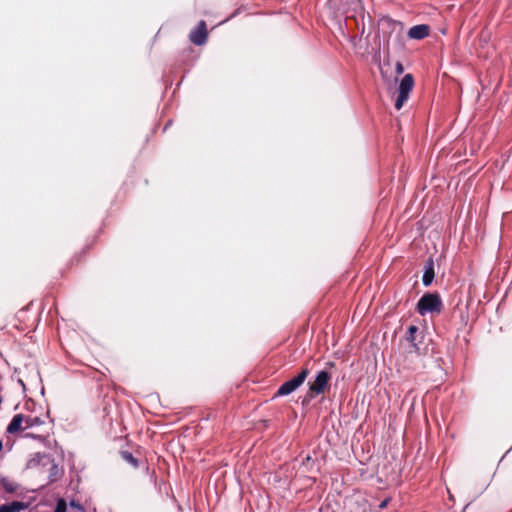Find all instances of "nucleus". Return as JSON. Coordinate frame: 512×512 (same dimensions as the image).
I'll return each instance as SVG.
<instances>
[{"mask_svg":"<svg viewBox=\"0 0 512 512\" xmlns=\"http://www.w3.org/2000/svg\"><path fill=\"white\" fill-rule=\"evenodd\" d=\"M207 37L208 31L204 20L199 21L197 26L191 31L189 35L190 41L197 46L204 44L207 40Z\"/></svg>","mask_w":512,"mask_h":512,"instance_id":"nucleus-4","label":"nucleus"},{"mask_svg":"<svg viewBox=\"0 0 512 512\" xmlns=\"http://www.w3.org/2000/svg\"><path fill=\"white\" fill-rule=\"evenodd\" d=\"M395 69H396V73L397 74L403 73L404 68H403L402 63L401 62H397Z\"/></svg>","mask_w":512,"mask_h":512,"instance_id":"nucleus-19","label":"nucleus"},{"mask_svg":"<svg viewBox=\"0 0 512 512\" xmlns=\"http://www.w3.org/2000/svg\"><path fill=\"white\" fill-rule=\"evenodd\" d=\"M37 457L47 458L50 462V468H49V473H48V484L55 483L63 477V475H64L63 468L61 466H59V464L56 463L52 457L47 456L45 454H40V453L37 454Z\"/></svg>","mask_w":512,"mask_h":512,"instance_id":"nucleus-5","label":"nucleus"},{"mask_svg":"<svg viewBox=\"0 0 512 512\" xmlns=\"http://www.w3.org/2000/svg\"><path fill=\"white\" fill-rule=\"evenodd\" d=\"M44 424V420H42L38 416H25L24 415V429L27 430L29 428H33L36 426H41Z\"/></svg>","mask_w":512,"mask_h":512,"instance_id":"nucleus-11","label":"nucleus"},{"mask_svg":"<svg viewBox=\"0 0 512 512\" xmlns=\"http://www.w3.org/2000/svg\"><path fill=\"white\" fill-rule=\"evenodd\" d=\"M443 310V302L438 293H425L416 305V311L424 316L428 313L440 314Z\"/></svg>","mask_w":512,"mask_h":512,"instance_id":"nucleus-1","label":"nucleus"},{"mask_svg":"<svg viewBox=\"0 0 512 512\" xmlns=\"http://www.w3.org/2000/svg\"><path fill=\"white\" fill-rule=\"evenodd\" d=\"M70 505L72 507H76L78 510H83V507L80 504L76 503L74 500L70 502Z\"/></svg>","mask_w":512,"mask_h":512,"instance_id":"nucleus-20","label":"nucleus"},{"mask_svg":"<svg viewBox=\"0 0 512 512\" xmlns=\"http://www.w3.org/2000/svg\"><path fill=\"white\" fill-rule=\"evenodd\" d=\"M54 512H66V502L64 499L58 501Z\"/></svg>","mask_w":512,"mask_h":512,"instance_id":"nucleus-18","label":"nucleus"},{"mask_svg":"<svg viewBox=\"0 0 512 512\" xmlns=\"http://www.w3.org/2000/svg\"><path fill=\"white\" fill-rule=\"evenodd\" d=\"M167 127H170V122H169V123H167V124L164 126V130H166V129H167Z\"/></svg>","mask_w":512,"mask_h":512,"instance_id":"nucleus-26","label":"nucleus"},{"mask_svg":"<svg viewBox=\"0 0 512 512\" xmlns=\"http://www.w3.org/2000/svg\"><path fill=\"white\" fill-rule=\"evenodd\" d=\"M430 33V27L426 24L415 25L408 31V36L411 39L421 40L427 37Z\"/></svg>","mask_w":512,"mask_h":512,"instance_id":"nucleus-6","label":"nucleus"},{"mask_svg":"<svg viewBox=\"0 0 512 512\" xmlns=\"http://www.w3.org/2000/svg\"><path fill=\"white\" fill-rule=\"evenodd\" d=\"M2 448H3V442H2V440H0V451L2 450Z\"/></svg>","mask_w":512,"mask_h":512,"instance_id":"nucleus-27","label":"nucleus"},{"mask_svg":"<svg viewBox=\"0 0 512 512\" xmlns=\"http://www.w3.org/2000/svg\"><path fill=\"white\" fill-rule=\"evenodd\" d=\"M28 507V503L23 501H12L0 506V512H20Z\"/></svg>","mask_w":512,"mask_h":512,"instance_id":"nucleus-10","label":"nucleus"},{"mask_svg":"<svg viewBox=\"0 0 512 512\" xmlns=\"http://www.w3.org/2000/svg\"><path fill=\"white\" fill-rule=\"evenodd\" d=\"M299 387V383H296L292 378L283 382L278 388L277 396H288L293 393Z\"/></svg>","mask_w":512,"mask_h":512,"instance_id":"nucleus-9","label":"nucleus"},{"mask_svg":"<svg viewBox=\"0 0 512 512\" xmlns=\"http://www.w3.org/2000/svg\"><path fill=\"white\" fill-rule=\"evenodd\" d=\"M320 379H321L320 371H317L314 375V382L311 384L314 386L313 390L316 392H320Z\"/></svg>","mask_w":512,"mask_h":512,"instance_id":"nucleus-17","label":"nucleus"},{"mask_svg":"<svg viewBox=\"0 0 512 512\" xmlns=\"http://www.w3.org/2000/svg\"><path fill=\"white\" fill-rule=\"evenodd\" d=\"M167 127H170V122H169V123H167V124L164 126V130H166V129H167Z\"/></svg>","mask_w":512,"mask_h":512,"instance_id":"nucleus-25","label":"nucleus"},{"mask_svg":"<svg viewBox=\"0 0 512 512\" xmlns=\"http://www.w3.org/2000/svg\"><path fill=\"white\" fill-rule=\"evenodd\" d=\"M388 502H389V499H385V500H383V501L380 503L379 507H380L381 509L385 508V507L388 505Z\"/></svg>","mask_w":512,"mask_h":512,"instance_id":"nucleus-22","label":"nucleus"},{"mask_svg":"<svg viewBox=\"0 0 512 512\" xmlns=\"http://www.w3.org/2000/svg\"><path fill=\"white\" fill-rule=\"evenodd\" d=\"M434 277H435L434 263H433V260L430 258V259H428V261L425 263V266H424V273H423V277H422L423 285L424 286L431 285Z\"/></svg>","mask_w":512,"mask_h":512,"instance_id":"nucleus-8","label":"nucleus"},{"mask_svg":"<svg viewBox=\"0 0 512 512\" xmlns=\"http://www.w3.org/2000/svg\"><path fill=\"white\" fill-rule=\"evenodd\" d=\"M406 341L410 344V349L407 352V357L416 354L417 357L427 352V347L424 345V334L416 325H410L406 334Z\"/></svg>","mask_w":512,"mask_h":512,"instance_id":"nucleus-2","label":"nucleus"},{"mask_svg":"<svg viewBox=\"0 0 512 512\" xmlns=\"http://www.w3.org/2000/svg\"><path fill=\"white\" fill-rule=\"evenodd\" d=\"M122 457L124 460L132 464L134 467L138 466V460L132 455V453L124 451L122 452Z\"/></svg>","mask_w":512,"mask_h":512,"instance_id":"nucleus-15","label":"nucleus"},{"mask_svg":"<svg viewBox=\"0 0 512 512\" xmlns=\"http://www.w3.org/2000/svg\"><path fill=\"white\" fill-rule=\"evenodd\" d=\"M413 87H414V78H413L412 74H406L402 78V80L399 84V87H398V96L395 101V108L397 110H400L403 107V105L407 101L409 94L412 91Z\"/></svg>","mask_w":512,"mask_h":512,"instance_id":"nucleus-3","label":"nucleus"},{"mask_svg":"<svg viewBox=\"0 0 512 512\" xmlns=\"http://www.w3.org/2000/svg\"><path fill=\"white\" fill-rule=\"evenodd\" d=\"M24 415L23 414H15L11 420V422L8 424L6 428V432L8 434H14L20 430L24 429Z\"/></svg>","mask_w":512,"mask_h":512,"instance_id":"nucleus-7","label":"nucleus"},{"mask_svg":"<svg viewBox=\"0 0 512 512\" xmlns=\"http://www.w3.org/2000/svg\"><path fill=\"white\" fill-rule=\"evenodd\" d=\"M308 374H309V370L303 369L298 375H296L292 379L294 381H296V383H299V387H300L303 384V382L305 381V379L307 378Z\"/></svg>","mask_w":512,"mask_h":512,"instance_id":"nucleus-14","label":"nucleus"},{"mask_svg":"<svg viewBox=\"0 0 512 512\" xmlns=\"http://www.w3.org/2000/svg\"><path fill=\"white\" fill-rule=\"evenodd\" d=\"M334 1H335V0H333V1H329V2H328V5L330 6Z\"/></svg>","mask_w":512,"mask_h":512,"instance_id":"nucleus-28","label":"nucleus"},{"mask_svg":"<svg viewBox=\"0 0 512 512\" xmlns=\"http://www.w3.org/2000/svg\"><path fill=\"white\" fill-rule=\"evenodd\" d=\"M463 512H473V506L471 503L467 504L465 507H464V510Z\"/></svg>","mask_w":512,"mask_h":512,"instance_id":"nucleus-21","label":"nucleus"},{"mask_svg":"<svg viewBox=\"0 0 512 512\" xmlns=\"http://www.w3.org/2000/svg\"><path fill=\"white\" fill-rule=\"evenodd\" d=\"M1 485L7 493H14L18 488L16 483L9 481L7 478L1 480Z\"/></svg>","mask_w":512,"mask_h":512,"instance_id":"nucleus-13","label":"nucleus"},{"mask_svg":"<svg viewBox=\"0 0 512 512\" xmlns=\"http://www.w3.org/2000/svg\"><path fill=\"white\" fill-rule=\"evenodd\" d=\"M404 368L412 369L413 367L411 365H404Z\"/></svg>","mask_w":512,"mask_h":512,"instance_id":"nucleus-24","label":"nucleus"},{"mask_svg":"<svg viewBox=\"0 0 512 512\" xmlns=\"http://www.w3.org/2000/svg\"><path fill=\"white\" fill-rule=\"evenodd\" d=\"M2 403V397L0 396V404Z\"/></svg>","mask_w":512,"mask_h":512,"instance_id":"nucleus-29","label":"nucleus"},{"mask_svg":"<svg viewBox=\"0 0 512 512\" xmlns=\"http://www.w3.org/2000/svg\"><path fill=\"white\" fill-rule=\"evenodd\" d=\"M313 389H314V386L309 383L308 391L301 398V404H302L303 408H306L310 404L311 400L320 394V392H316Z\"/></svg>","mask_w":512,"mask_h":512,"instance_id":"nucleus-12","label":"nucleus"},{"mask_svg":"<svg viewBox=\"0 0 512 512\" xmlns=\"http://www.w3.org/2000/svg\"><path fill=\"white\" fill-rule=\"evenodd\" d=\"M27 437H30L32 439H38L39 438V436L34 435V434H27Z\"/></svg>","mask_w":512,"mask_h":512,"instance_id":"nucleus-23","label":"nucleus"},{"mask_svg":"<svg viewBox=\"0 0 512 512\" xmlns=\"http://www.w3.org/2000/svg\"><path fill=\"white\" fill-rule=\"evenodd\" d=\"M331 380V375L327 371L322 370L321 374V384H322V394L325 392L328 382Z\"/></svg>","mask_w":512,"mask_h":512,"instance_id":"nucleus-16","label":"nucleus"}]
</instances>
